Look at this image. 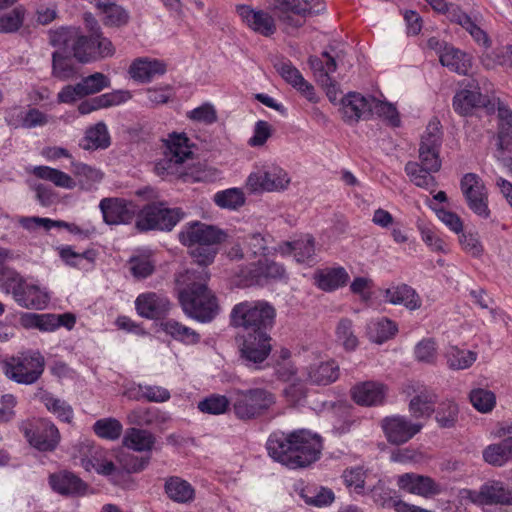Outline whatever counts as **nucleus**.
<instances>
[{"label": "nucleus", "mask_w": 512, "mask_h": 512, "mask_svg": "<svg viewBox=\"0 0 512 512\" xmlns=\"http://www.w3.org/2000/svg\"><path fill=\"white\" fill-rule=\"evenodd\" d=\"M276 311L266 301H245L236 304L230 314L231 325L247 331L240 349L246 366L262 363L271 352L269 331L275 321Z\"/></svg>", "instance_id": "f257e3e1"}, {"label": "nucleus", "mask_w": 512, "mask_h": 512, "mask_svg": "<svg viewBox=\"0 0 512 512\" xmlns=\"http://www.w3.org/2000/svg\"><path fill=\"white\" fill-rule=\"evenodd\" d=\"M266 447L275 461L290 469H297L307 467L319 459L322 440L318 434L306 429L288 434L274 432L269 436Z\"/></svg>", "instance_id": "f03ea898"}, {"label": "nucleus", "mask_w": 512, "mask_h": 512, "mask_svg": "<svg viewBox=\"0 0 512 512\" xmlns=\"http://www.w3.org/2000/svg\"><path fill=\"white\" fill-rule=\"evenodd\" d=\"M70 453L87 472L95 471L116 485L121 484L128 475V455L123 447L109 452L95 441L81 438L71 447Z\"/></svg>", "instance_id": "7ed1b4c3"}, {"label": "nucleus", "mask_w": 512, "mask_h": 512, "mask_svg": "<svg viewBox=\"0 0 512 512\" xmlns=\"http://www.w3.org/2000/svg\"><path fill=\"white\" fill-rule=\"evenodd\" d=\"M210 274L207 269H188L177 279L184 287L179 292V300L184 312L190 317L209 322L217 314L216 297L208 289Z\"/></svg>", "instance_id": "20e7f679"}, {"label": "nucleus", "mask_w": 512, "mask_h": 512, "mask_svg": "<svg viewBox=\"0 0 512 512\" xmlns=\"http://www.w3.org/2000/svg\"><path fill=\"white\" fill-rule=\"evenodd\" d=\"M53 46L70 48L73 56L82 63H89L111 56L114 48L111 41L97 31L84 36L75 28H60L50 33Z\"/></svg>", "instance_id": "39448f33"}, {"label": "nucleus", "mask_w": 512, "mask_h": 512, "mask_svg": "<svg viewBox=\"0 0 512 512\" xmlns=\"http://www.w3.org/2000/svg\"><path fill=\"white\" fill-rule=\"evenodd\" d=\"M226 233L221 229L202 222H192L185 225L179 233L180 242L190 248V255L198 265L196 269L205 268L213 263L218 253V246Z\"/></svg>", "instance_id": "423d86ee"}, {"label": "nucleus", "mask_w": 512, "mask_h": 512, "mask_svg": "<svg viewBox=\"0 0 512 512\" xmlns=\"http://www.w3.org/2000/svg\"><path fill=\"white\" fill-rule=\"evenodd\" d=\"M276 403V396L264 388L234 389L231 405L240 420H252L266 415Z\"/></svg>", "instance_id": "0eeeda50"}, {"label": "nucleus", "mask_w": 512, "mask_h": 512, "mask_svg": "<svg viewBox=\"0 0 512 512\" xmlns=\"http://www.w3.org/2000/svg\"><path fill=\"white\" fill-rule=\"evenodd\" d=\"M271 9L285 30L302 27L307 17L325 11L322 0H272Z\"/></svg>", "instance_id": "6e6552de"}, {"label": "nucleus", "mask_w": 512, "mask_h": 512, "mask_svg": "<svg viewBox=\"0 0 512 512\" xmlns=\"http://www.w3.org/2000/svg\"><path fill=\"white\" fill-rule=\"evenodd\" d=\"M6 289L12 293L19 306L29 310H44L51 300V293L47 287L37 281L24 279L15 272L8 274Z\"/></svg>", "instance_id": "1a4fd4ad"}, {"label": "nucleus", "mask_w": 512, "mask_h": 512, "mask_svg": "<svg viewBox=\"0 0 512 512\" xmlns=\"http://www.w3.org/2000/svg\"><path fill=\"white\" fill-rule=\"evenodd\" d=\"M44 357L38 351H30L19 357H13L4 364L5 375L19 383H35L44 371Z\"/></svg>", "instance_id": "9d476101"}, {"label": "nucleus", "mask_w": 512, "mask_h": 512, "mask_svg": "<svg viewBox=\"0 0 512 512\" xmlns=\"http://www.w3.org/2000/svg\"><path fill=\"white\" fill-rule=\"evenodd\" d=\"M469 500L485 512H501V507L512 506V488L499 480H489L478 490L468 493Z\"/></svg>", "instance_id": "9b49d317"}, {"label": "nucleus", "mask_w": 512, "mask_h": 512, "mask_svg": "<svg viewBox=\"0 0 512 512\" xmlns=\"http://www.w3.org/2000/svg\"><path fill=\"white\" fill-rule=\"evenodd\" d=\"M28 443L41 452L54 451L60 443L61 435L57 426L47 418H33L22 423Z\"/></svg>", "instance_id": "f8f14e48"}, {"label": "nucleus", "mask_w": 512, "mask_h": 512, "mask_svg": "<svg viewBox=\"0 0 512 512\" xmlns=\"http://www.w3.org/2000/svg\"><path fill=\"white\" fill-rule=\"evenodd\" d=\"M183 215L180 208H168L164 203L148 204L138 214L136 228L139 231H171Z\"/></svg>", "instance_id": "ddd939ff"}, {"label": "nucleus", "mask_w": 512, "mask_h": 512, "mask_svg": "<svg viewBox=\"0 0 512 512\" xmlns=\"http://www.w3.org/2000/svg\"><path fill=\"white\" fill-rule=\"evenodd\" d=\"M18 223L28 231H33L37 228H43L46 231H49L52 228H64L70 234L81 239H89L97 234V227L91 219L81 220L76 223L33 216L20 217L18 219Z\"/></svg>", "instance_id": "4468645a"}, {"label": "nucleus", "mask_w": 512, "mask_h": 512, "mask_svg": "<svg viewBox=\"0 0 512 512\" xmlns=\"http://www.w3.org/2000/svg\"><path fill=\"white\" fill-rule=\"evenodd\" d=\"M460 189L469 209L477 216L487 219L491 211L488 207V191L479 175L466 173L460 181Z\"/></svg>", "instance_id": "2eb2a0df"}, {"label": "nucleus", "mask_w": 512, "mask_h": 512, "mask_svg": "<svg viewBox=\"0 0 512 512\" xmlns=\"http://www.w3.org/2000/svg\"><path fill=\"white\" fill-rule=\"evenodd\" d=\"M165 146L164 158L156 167L158 170H163L167 174L176 172L177 166L183 164L193 155L189 145V139L184 133L170 134L168 139L165 140Z\"/></svg>", "instance_id": "dca6fc26"}, {"label": "nucleus", "mask_w": 512, "mask_h": 512, "mask_svg": "<svg viewBox=\"0 0 512 512\" xmlns=\"http://www.w3.org/2000/svg\"><path fill=\"white\" fill-rule=\"evenodd\" d=\"M442 145V132L439 122L430 123L422 136L419 147V160L421 165L428 170L439 171L441 169L440 148Z\"/></svg>", "instance_id": "f3484780"}, {"label": "nucleus", "mask_w": 512, "mask_h": 512, "mask_svg": "<svg viewBox=\"0 0 512 512\" xmlns=\"http://www.w3.org/2000/svg\"><path fill=\"white\" fill-rule=\"evenodd\" d=\"M381 428L390 444L401 445L417 435L423 424L413 422L402 415H392L382 419Z\"/></svg>", "instance_id": "a211bd4d"}, {"label": "nucleus", "mask_w": 512, "mask_h": 512, "mask_svg": "<svg viewBox=\"0 0 512 512\" xmlns=\"http://www.w3.org/2000/svg\"><path fill=\"white\" fill-rule=\"evenodd\" d=\"M289 183L287 172L278 166L259 169L251 173L247 179V187L253 192L281 191L286 189Z\"/></svg>", "instance_id": "6ab92c4d"}, {"label": "nucleus", "mask_w": 512, "mask_h": 512, "mask_svg": "<svg viewBox=\"0 0 512 512\" xmlns=\"http://www.w3.org/2000/svg\"><path fill=\"white\" fill-rule=\"evenodd\" d=\"M236 11L254 32L270 37L276 32L274 17L266 11L254 10L248 5H237Z\"/></svg>", "instance_id": "aec40b11"}, {"label": "nucleus", "mask_w": 512, "mask_h": 512, "mask_svg": "<svg viewBox=\"0 0 512 512\" xmlns=\"http://www.w3.org/2000/svg\"><path fill=\"white\" fill-rule=\"evenodd\" d=\"M274 68L287 83L297 89L310 102H317L313 85L304 79L300 71L289 60L275 62Z\"/></svg>", "instance_id": "412c9836"}, {"label": "nucleus", "mask_w": 512, "mask_h": 512, "mask_svg": "<svg viewBox=\"0 0 512 512\" xmlns=\"http://www.w3.org/2000/svg\"><path fill=\"white\" fill-rule=\"evenodd\" d=\"M135 307L138 314L149 319H157L164 316L170 303L166 297L158 295L155 292L140 294L135 300Z\"/></svg>", "instance_id": "4be33fe9"}, {"label": "nucleus", "mask_w": 512, "mask_h": 512, "mask_svg": "<svg viewBox=\"0 0 512 512\" xmlns=\"http://www.w3.org/2000/svg\"><path fill=\"white\" fill-rule=\"evenodd\" d=\"M373 97H364L358 93H349L342 99L343 118L347 122H358L371 117Z\"/></svg>", "instance_id": "5701e85b"}, {"label": "nucleus", "mask_w": 512, "mask_h": 512, "mask_svg": "<svg viewBox=\"0 0 512 512\" xmlns=\"http://www.w3.org/2000/svg\"><path fill=\"white\" fill-rule=\"evenodd\" d=\"M49 119V115L33 107L13 109L7 117L9 125L25 129L43 127Z\"/></svg>", "instance_id": "b1692460"}, {"label": "nucleus", "mask_w": 512, "mask_h": 512, "mask_svg": "<svg viewBox=\"0 0 512 512\" xmlns=\"http://www.w3.org/2000/svg\"><path fill=\"white\" fill-rule=\"evenodd\" d=\"M285 277V268L272 260H259L249 268L246 278L250 284L263 285L267 280H280Z\"/></svg>", "instance_id": "393cba45"}, {"label": "nucleus", "mask_w": 512, "mask_h": 512, "mask_svg": "<svg viewBox=\"0 0 512 512\" xmlns=\"http://www.w3.org/2000/svg\"><path fill=\"white\" fill-rule=\"evenodd\" d=\"M385 386L382 383L366 381L352 388V399L359 405L375 406L382 404L385 398Z\"/></svg>", "instance_id": "a878e982"}, {"label": "nucleus", "mask_w": 512, "mask_h": 512, "mask_svg": "<svg viewBox=\"0 0 512 512\" xmlns=\"http://www.w3.org/2000/svg\"><path fill=\"white\" fill-rule=\"evenodd\" d=\"M51 488L62 495H83L87 490V485L73 473L63 471L52 474L49 477Z\"/></svg>", "instance_id": "bb28decb"}, {"label": "nucleus", "mask_w": 512, "mask_h": 512, "mask_svg": "<svg viewBox=\"0 0 512 512\" xmlns=\"http://www.w3.org/2000/svg\"><path fill=\"white\" fill-rule=\"evenodd\" d=\"M416 393L409 402V411L415 418L429 417L434 411V404L437 400L436 394L422 386L412 387Z\"/></svg>", "instance_id": "cd10ccee"}, {"label": "nucleus", "mask_w": 512, "mask_h": 512, "mask_svg": "<svg viewBox=\"0 0 512 512\" xmlns=\"http://www.w3.org/2000/svg\"><path fill=\"white\" fill-rule=\"evenodd\" d=\"M385 300L393 305H403L409 310L421 307V298L417 292L407 284L389 287L384 292Z\"/></svg>", "instance_id": "c85d7f7f"}, {"label": "nucleus", "mask_w": 512, "mask_h": 512, "mask_svg": "<svg viewBox=\"0 0 512 512\" xmlns=\"http://www.w3.org/2000/svg\"><path fill=\"white\" fill-rule=\"evenodd\" d=\"M166 72V65L160 60L150 58H137L130 65V77L134 80L146 83L157 75Z\"/></svg>", "instance_id": "c756f323"}, {"label": "nucleus", "mask_w": 512, "mask_h": 512, "mask_svg": "<svg viewBox=\"0 0 512 512\" xmlns=\"http://www.w3.org/2000/svg\"><path fill=\"white\" fill-rule=\"evenodd\" d=\"M36 397L59 421L67 424L73 423L74 410L67 401L44 390L39 391Z\"/></svg>", "instance_id": "7c9ffc66"}, {"label": "nucleus", "mask_w": 512, "mask_h": 512, "mask_svg": "<svg viewBox=\"0 0 512 512\" xmlns=\"http://www.w3.org/2000/svg\"><path fill=\"white\" fill-rule=\"evenodd\" d=\"M487 97L483 96L478 87L463 89L453 98L454 110L462 115H469L474 108L486 106Z\"/></svg>", "instance_id": "2f4dec72"}, {"label": "nucleus", "mask_w": 512, "mask_h": 512, "mask_svg": "<svg viewBox=\"0 0 512 512\" xmlns=\"http://www.w3.org/2000/svg\"><path fill=\"white\" fill-rule=\"evenodd\" d=\"M398 485L402 489L421 496L439 492L438 485L431 478L410 473L399 476Z\"/></svg>", "instance_id": "473e14b6"}, {"label": "nucleus", "mask_w": 512, "mask_h": 512, "mask_svg": "<svg viewBox=\"0 0 512 512\" xmlns=\"http://www.w3.org/2000/svg\"><path fill=\"white\" fill-rule=\"evenodd\" d=\"M103 221L108 225L125 223L128 215V206L122 198H104L99 203Z\"/></svg>", "instance_id": "72a5a7b5"}, {"label": "nucleus", "mask_w": 512, "mask_h": 512, "mask_svg": "<svg viewBox=\"0 0 512 512\" xmlns=\"http://www.w3.org/2000/svg\"><path fill=\"white\" fill-rule=\"evenodd\" d=\"M339 377V366L334 360L311 364L307 368V380L315 385H329Z\"/></svg>", "instance_id": "f704fd0d"}, {"label": "nucleus", "mask_w": 512, "mask_h": 512, "mask_svg": "<svg viewBox=\"0 0 512 512\" xmlns=\"http://www.w3.org/2000/svg\"><path fill=\"white\" fill-rule=\"evenodd\" d=\"M315 284L323 291H334L349 280V275L343 267L319 270L314 275Z\"/></svg>", "instance_id": "c9c22d12"}, {"label": "nucleus", "mask_w": 512, "mask_h": 512, "mask_svg": "<svg viewBox=\"0 0 512 512\" xmlns=\"http://www.w3.org/2000/svg\"><path fill=\"white\" fill-rule=\"evenodd\" d=\"M497 117V148L500 151L510 150L512 147V110L504 104H499Z\"/></svg>", "instance_id": "e433bc0d"}, {"label": "nucleus", "mask_w": 512, "mask_h": 512, "mask_svg": "<svg viewBox=\"0 0 512 512\" xmlns=\"http://www.w3.org/2000/svg\"><path fill=\"white\" fill-rule=\"evenodd\" d=\"M439 60L443 66L458 74L466 75L471 68L470 56L450 45L444 46Z\"/></svg>", "instance_id": "4c0bfd02"}, {"label": "nucleus", "mask_w": 512, "mask_h": 512, "mask_svg": "<svg viewBox=\"0 0 512 512\" xmlns=\"http://www.w3.org/2000/svg\"><path fill=\"white\" fill-rule=\"evenodd\" d=\"M164 489L167 496L177 503H188L195 497V490L192 485L177 476L167 478Z\"/></svg>", "instance_id": "58836bf2"}, {"label": "nucleus", "mask_w": 512, "mask_h": 512, "mask_svg": "<svg viewBox=\"0 0 512 512\" xmlns=\"http://www.w3.org/2000/svg\"><path fill=\"white\" fill-rule=\"evenodd\" d=\"M486 463L501 467L512 460V437H507L499 443L491 444L483 450Z\"/></svg>", "instance_id": "ea45409f"}, {"label": "nucleus", "mask_w": 512, "mask_h": 512, "mask_svg": "<svg viewBox=\"0 0 512 512\" xmlns=\"http://www.w3.org/2000/svg\"><path fill=\"white\" fill-rule=\"evenodd\" d=\"M31 172L37 178L49 181L57 187L68 190L76 187L75 180L69 174L56 168L49 166H34L31 169Z\"/></svg>", "instance_id": "a19ab883"}, {"label": "nucleus", "mask_w": 512, "mask_h": 512, "mask_svg": "<svg viewBox=\"0 0 512 512\" xmlns=\"http://www.w3.org/2000/svg\"><path fill=\"white\" fill-rule=\"evenodd\" d=\"M284 247L285 248H282V252H292L294 254V258L299 263L313 261V257L315 255V240L310 235H306L305 237L292 242H286Z\"/></svg>", "instance_id": "79ce46f5"}, {"label": "nucleus", "mask_w": 512, "mask_h": 512, "mask_svg": "<svg viewBox=\"0 0 512 512\" xmlns=\"http://www.w3.org/2000/svg\"><path fill=\"white\" fill-rule=\"evenodd\" d=\"M109 145L110 136L107 126L103 122L97 123L87 129L80 143V146L85 150L105 149Z\"/></svg>", "instance_id": "37998d69"}, {"label": "nucleus", "mask_w": 512, "mask_h": 512, "mask_svg": "<svg viewBox=\"0 0 512 512\" xmlns=\"http://www.w3.org/2000/svg\"><path fill=\"white\" fill-rule=\"evenodd\" d=\"M405 172L410 181L420 188L434 189L437 186L435 177L432 175V173H436L437 171L428 170L427 167H424L418 162H407Z\"/></svg>", "instance_id": "c03bdc74"}, {"label": "nucleus", "mask_w": 512, "mask_h": 512, "mask_svg": "<svg viewBox=\"0 0 512 512\" xmlns=\"http://www.w3.org/2000/svg\"><path fill=\"white\" fill-rule=\"evenodd\" d=\"M92 430L100 439L116 441L123 433V425L116 418L107 417L97 420Z\"/></svg>", "instance_id": "a18cd8bd"}, {"label": "nucleus", "mask_w": 512, "mask_h": 512, "mask_svg": "<svg viewBox=\"0 0 512 512\" xmlns=\"http://www.w3.org/2000/svg\"><path fill=\"white\" fill-rule=\"evenodd\" d=\"M71 167L73 174L79 179L83 189L90 190L103 178V173L100 170L85 163L72 161Z\"/></svg>", "instance_id": "49530a36"}, {"label": "nucleus", "mask_w": 512, "mask_h": 512, "mask_svg": "<svg viewBox=\"0 0 512 512\" xmlns=\"http://www.w3.org/2000/svg\"><path fill=\"white\" fill-rule=\"evenodd\" d=\"M336 341L346 350L354 351L359 344L358 337L353 328V321L341 318L335 328Z\"/></svg>", "instance_id": "de8ad7c7"}, {"label": "nucleus", "mask_w": 512, "mask_h": 512, "mask_svg": "<svg viewBox=\"0 0 512 512\" xmlns=\"http://www.w3.org/2000/svg\"><path fill=\"white\" fill-rule=\"evenodd\" d=\"M57 250L60 258L65 262V264L77 268H85L86 265H91L96 256L93 250H86L82 253H77L69 245L61 246Z\"/></svg>", "instance_id": "09e8293b"}, {"label": "nucleus", "mask_w": 512, "mask_h": 512, "mask_svg": "<svg viewBox=\"0 0 512 512\" xmlns=\"http://www.w3.org/2000/svg\"><path fill=\"white\" fill-rule=\"evenodd\" d=\"M300 497L307 505L315 507H324L334 501V493L331 489L325 487H305L300 491Z\"/></svg>", "instance_id": "8fccbe9b"}, {"label": "nucleus", "mask_w": 512, "mask_h": 512, "mask_svg": "<svg viewBox=\"0 0 512 512\" xmlns=\"http://www.w3.org/2000/svg\"><path fill=\"white\" fill-rule=\"evenodd\" d=\"M445 357L447 365L452 370H463L469 368L477 359V354L473 351L461 350L456 346H450Z\"/></svg>", "instance_id": "3c124183"}, {"label": "nucleus", "mask_w": 512, "mask_h": 512, "mask_svg": "<svg viewBox=\"0 0 512 512\" xmlns=\"http://www.w3.org/2000/svg\"><path fill=\"white\" fill-rule=\"evenodd\" d=\"M470 34L472 39L485 49L490 48L491 39L482 27V15L478 11H472V17L462 26Z\"/></svg>", "instance_id": "603ef678"}, {"label": "nucleus", "mask_w": 512, "mask_h": 512, "mask_svg": "<svg viewBox=\"0 0 512 512\" xmlns=\"http://www.w3.org/2000/svg\"><path fill=\"white\" fill-rule=\"evenodd\" d=\"M435 419L439 427L452 428L456 425L459 415V407L453 400H445L439 403L436 409Z\"/></svg>", "instance_id": "864d4df0"}, {"label": "nucleus", "mask_w": 512, "mask_h": 512, "mask_svg": "<svg viewBox=\"0 0 512 512\" xmlns=\"http://www.w3.org/2000/svg\"><path fill=\"white\" fill-rule=\"evenodd\" d=\"M110 79L107 75L96 72L86 76L78 82V90L81 91L83 97L99 93L105 88L110 87Z\"/></svg>", "instance_id": "5fc2aeb1"}, {"label": "nucleus", "mask_w": 512, "mask_h": 512, "mask_svg": "<svg viewBox=\"0 0 512 512\" xmlns=\"http://www.w3.org/2000/svg\"><path fill=\"white\" fill-rule=\"evenodd\" d=\"M26 16V9L19 5L7 13L0 15V33H15L23 25Z\"/></svg>", "instance_id": "6e6d98bb"}, {"label": "nucleus", "mask_w": 512, "mask_h": 512, "mask_svg": "<svg viewBox=\"0 0 512 512\" xmlns=\"http://www.w3.org/2000/svg\"><path fill=\"white\" fill-rule=\"evenodd\" d=\"M155 271V261L150 253L130 257V273L137 280L146 279Z\"/></svg>", "instance_id": "4d7b16f0"}, {"label": "nucleus", "mask_w": 512, "mask_h": 512, "mask_svg": "<svg viewBox=\"0 0 512 512\" xmlns=\"http://www.w3.org/2000/svg\"><path fill=\"white\" fill-rule=\"evenodd\" d=\"M269 234L252 233L245 237L244 245L248 257L265 256L269 253Z\"/></svg>", "instance_id": "13d9d810"}, {"label": "nucleus", "mask_w": 512, "mask_h": 512, "mask_svg": "<svg viewBox=\"0 0 512 512\" xmlns=\"http://www.w3.org/2000/svg\"><path fill=\"white\" fill-rule=\"evenodd\" d=\"M154 444L155 437L151 432L137 428H130V450H134L142 454H150Z\"/></svg>", "instance_id": "bf43d9fd"}, {"label": "nucleus", "mask_w": 512, "mask_h": 512, "mask_svg": "<svg viewBox=\"0 0 512 512\" xmlns=\"http://www.w3.org/2000/svg\"><path fill=\"white\" fill-rule=\"evenodd\" d=\"M163 329L167 334L173 338L183 341L188 344H194L199 341V334L189 327H186L174 320H167L163 324Z\"/></svg>", "instance_id": "052dcab7"}, {"label": "nucleus", "mask_w": 512, "mask_h": 512, "mask_svg": "<svg viewBox=\"0 0 512 512\" xmlns=\"http://www.w3.org/2000/svg\"><path fill=\"white\" fill-rule=\"evenodd\" d=\"M214 201L221 208L237 209L245 203V197L240 189L231 188L217 192Z\"/></svg>", "instance_id": "680f3d73"}, {"label": "nucleus", "mask_w": 512, "mask_h": 512, "mask_svg": "<svg viewBox=\"0 0 512 512\" xmlns=\"http://www.w3.org/2000/svg\"><path fill=\"white\" fill-rule=\"evenodd\" d=\"M230 404L231 397L211 395L198 403V409L203 413L219 415L226 412Z\"/></svg>", "instance_id": "e2e57ef3"}, {"label": "nucleus", "mask_w": 512, "mask_h": 512, "mask_svg": "<svg viewBox=\"0 0 512 512\" xmlns=\"http://www.w3.org/2000/svg\"><path fill=\"white\" fill-rule=\"evenodd\" d=\"M138 399L144 398L149 402L163 403L170 399L168 389L157 385H138V391L134 394Z\"/></svg>", "instance_id": "0e129e2a"}, {"label": "nucleus", "mask_w": 512, "mask_h": 512, "mask_svg": "<svg viewBox=\"0 0 512 512\" xmlns=\"http://www.w3.org/2000/svg\"><path fill=\"white\" fill-rule=\"evenodd\" d=\"M469 398L474 408L482 413L491 411L496 403L494 393L482 388L472 390Z\"/></svg>", "instance_id": "69168bd1"}, {"label": "nucleus", "mask_w": 512, "mask_h": 512, "mask_svg": "<svg viewBox=\"0 0 512 512\" xmlns=\"http://www.w3.org/2000/svg\"><path fill=\"white\" fill-rule=\"evenodd\" d=\"M377 115L389 121L392 126H399L400 119L396 108L388 102L372 98L371 117Z\"/></svg>", "instance_id": "338daca9"}, {"label": "nucleus", "mask_w": 512, "mask_h": 512, "mask_svg": "<svg viewBox=\"0 0 512 512\" xmlns=\"http://www.w3.org/2000/svg\"><path fill=\"white\" fill-rule=\"evenodd\" d=\"M187 116L193 121L204 124H212L217 120V112L214 106L210 103H204L201 106L191 110L188 112Z\"/></svg>", "instance_id": "774afa93"}]
</instances>
